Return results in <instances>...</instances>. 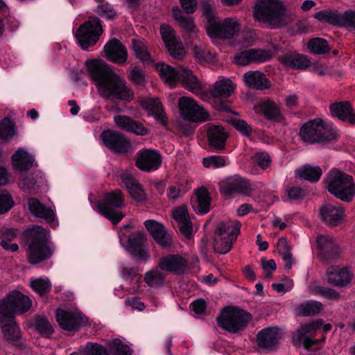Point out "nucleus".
<instances>
[{
	"label": "nucleus",
	"instance_id": "59",
	"mask_svg": "<svg viewBox=\"0 0 355 355\" xmlns=\"http://www.w3.org/2000/svg\"><path fill=\"white\" fill-rule=\"evenodd\" d=\"M83 351L85 355H109L103 346L94 343H87Z\"/></svg>",
	"mask_w": 355,
	"mask_h": 355
},
{
	"label": "nucleus",
	"instance_id": "49",
	"mask_svg": "<svg viewBox=\"0 0 355 355\" xmlns=\"http://www.w3.org/2000/svg\"><path fill=\"white\" fill-rule=\"evenodd\" d=\"M130 197L138 202L146 200V194L143 187L139 183L138 180L127 187Z\"/></svg>",
	"mask_w": 355,
	"mask_h": 355
},
{
	"label": "nucleus",
	"instance_id": "45",
	"mask_svg": "<svg viewBox=\"0 0 355 355\" xmlns=\"http://www.w3.org/2000/svg\"><path fill=\"white\" fill-rule=\"evenodd\" d=\"M166 279L164 274L158 269H153L144 274V282L151 288H157L164 285Z\"/></svg>",
	"mask_w": 355,
	"mask_h": 355
},
{
	"label": "nucleus",
	"instance_id": "54",
	"mask_svg": "<svg viewBox=\"0 0 355 355\" xmlns=\"http://www.w3.org/2000/svg\"><path fill=\"white\" fill-rule=\"evenodd\" d=\"M14 205L10 194L6 190L0 191V214L8 212Z\"/></svg>",
	"mask_w": 355,
	"mask_h": 355
},
{
	"label": "nucleus",
	"instance_id": "47",
	"mask_svg": "<svg viewBox=\"0 0 355 355\" xmlns=\"http://www.w3.org/2000/svg\"><path fill=\"white\" fill-rule=\"evenodd\" d=\"M308 48L314 54H324L329 51L327 41L319 37L310 40Z\"/></svg>",
	"mask_w": 355,
	"mask_h": 355
},
{
	"label": "nucleus",
	"instance_id": "3",
	"mask_svg": "<svg viewBox=\"0 0 355 355\" xmlns=\"http://www.w3.org/2000/svg\"><path fill=\"white\" fill-rule=\"evenodd\" d=\"M255 21L267 24L270 28H277L286 24L287 13L280 0H259L253 10Z\"/></svg>",
	"mask_w": 355,
	"mask_h": 355
},
{
	"label": "nucleus",
	"instance_id": "36",
	"mask_svg": "<svg viewBox=\"0 0 355 355\" xmlns=\"http://www.w3.org/2000/svg\"><path fill=\"white\" fill-rule=\"evenodd\" d=\"M279 60L284 66L293 69H305L311 65L306 55L298 53L285 54L279 58Z\"/></svg>",
	"mask_w": 355,
	"mask_h": 355
},
{
	"label": "nucleus",
	"instance_id": "55",
	"mask_svg": "<svg viewBox=\"0 0 355 355\" xmlns=\"http://www.w3.org/2000/svg\"><path fill=\"white\" fill-rule=\"evenodd\" d=\"M254 163L257 164L262 169H266L270 166L271 158L266 152H257L252 157Z\"/></svg>",
	"mask_w": 355,
	"mask_h": 355
},
{
	"label": "nucleus",
	"instance_id": "39",
	"mask_svg": "<svg viewBox=\"0 0 355 355\" xmlns=\"http://www.w3.org/2000/svg\"><path fill=\"white\" fill-rule=\"evenodd\" d=\"M234 87L230 79H220L214 84L211 94L214 97L227 98L234 92Z\"/></svg>",
	"mask_w": 355,
	"mask_h": 355
},
{
	"label": "nucleus",
	"instance_id": "27",
	"mask_svg": "<svg viewBox=\"0 0 355 355\" xmlns=\"http://www.w3.org/2000/svg\"><path fill=\"white\" fill-rule=\"evenodd\" d=\"M28 205L31 213L35 216L43 218L48 223L55 222V216L53 210L47 207L38 199L35 198L28 199Z\"/></svg>",
	"mask_w": 355,
	"mask_h": 355
},
{
	"label": "nucleus",
	"instance_id": "19",
	"mask_svg": "<svg viewBox=\"0 0 355 355\" xmlns=\"http://www.w3.org/2000/svg\"><path fill=\"white\" fill-rule=\"evenodd\" d=\"M162 163L160 154L150 149L140 150L137 155L136 166L144 171H153L158 169Z\"/></svg>",
	"mask_w": 355,
	"mask_h": 355
},
{
	"label": "nucleus",
	"instance_id": "14",
	"mask_svg": "<svg viewBox=\"0 0 355 355\" xmlns=\"http://www.w3.org/2000/svg\"><path fill=\"white\" fill-rule=\"evenodd\" d=\"M160 34L170 55L176 60H182L185 51L181 42L178 41L175 32L168 24L160 26Z\"/></svg>",
	"mask_w": 355,
	"mask_h": 355
},
{
	"label": "nucleus",
	"instance_id": "64",
	"mask_svg": "<svg viewBox=\"0 0 355 355\" xmlns=\"http://www.w3.org/2000/svg\"><path fill=\"white\" fill-rule=\"evenodd\" d=\"M133 119L125 115H119L114 117V122L121 129L128 131Z\"/></svg>",
	"mask_w": 355,
	"mask_h": 355
},
{
	"label": "nucleus",
	"instance_id": "35",
	"mask_svg": "<svg viewBox=\"0 0 355 355\" xmlns=\"http://www.w3.org/2000/svg\"><path fill=\"white\" fill-rule=\"evenodd\" d=\"M131 47L135 57L141 62L146 64H150L154 62V59L144 40L132 39L131 41Z\"/></svg>",
	"mask_w": 355,
	"mask_h": 355
},
{
	"label": "nucleus",
	"instance_id": "52",
	"mask_svg": "<svg viewBox=\"0 0 355 355\" xmlns=\"http://www.w3.org/2000/svg\"><path fill=\"white\" fill-rule=\"evenodd\" d=\"M252 62H263L270 60L272 53L270 51L254 49L248 50Z\"/></svg>",
	"mask_w": 355,
	"mask_h": 355
},
{
	"label": "nucleus",
	"instance_id": "33",
	"mask_svg": "<svg viewBox=\"0 0 355 355\" xmlns=\"http://www.w3.org/2000/svg\"><path fill=\"white\" fill-rule=\"evenodd\" d=\"M180 81H181L184 87L196 94H200L202 92V86L196 76L192 71L185 67H180Z\"/></svg>",
	"mask_w": 355,
	"mask_h": 355
},
{
	"label": "nucleus",
	"instance_id": "48",
	"mask_svg": "<svg viewBox=\"0 0 355 355\" xmlns=\"http://www.w3.org/2000/svg\"><path fill=\"white\" fill-rule=\"evenodd\" d=\"M32 289L40 296L49 293L51 288V284L48 279L37 278L31 282Z\"/></svg>",
	"mask_w": 355,
	"mask_h": 355
},
{
	"label": "nucleus",
	"instance_id": "58",
	"mask_svg": "<svg viewBox=\"0 0 355 355\" xmlns=\"http://www.w3.org/2000/svg\"><path fill=\"white\" fill-rule=\"evenodd\" d=\"M232 125L242 135L250 137L252 132V127L244 120L234 119L231 120Z\"/></svg>",
	"mask_w": 355,
	"mask_h": 355
},
{
	"label": "nucleus",
	"instance_id": "17",
	"mask_svg": "<svg viewBox=\"0 0 355 355\" xmlns=\"http://www.w3.org/2000/svg\"><path fill=\"white\" fill-rule=\"evenodd\" d=\"M0 327L5 339L17 346L23 344L21 331L15 318L0 313Z\"/></svg>",
	"mask_w": 355,
	"mask_h": 355
},
{
	"label": "nucleus",
	"instance_id": "16",
	"mask_svg": "<svg viewBox=\"0 0 355 355\" xmlns=\"http://www.w3.org/2000/svg\"><path fill=\"white\" fill-rule=\"evenodd\" d=\"M56 320L60 327L67 331H75L84 322L83 314L76 310L58 309Z\"/></svg>",
	"mask_w": 355,
	"mask_h": 355
},
{
	"label": "nucleus",
	"instance_id": "41",
	"mask_svg": "<svg viewBox=\"0 0 355 355\" xmlns=\"http://www.w3.org/2000/svg\"><path fill=\"white\" fill-rule=\"evenodd\" d=\"M314 17L320 21H324L334 26H342L343 12L340 13L337 10H321L315 13Z\"/></svg>",
	"mask_w": 355,
	"mask_h": 355
},
{
	"label": "nucleus",
	"instance_id": "24",
	"mask_svg": "<svg viewBox=\"0 0 355 355\" xmlns=\"http://www.w3.org/2000/svg\"><path fill=\"white\" fill-rule=\"evenodd\" d=\"M209 145L212 148L221 150L225 148L228 133L220 125H211L207 130Z\"/></svg>",
	"mask_w": 355,
	"mask_h": 355
},
{
	"label": "nucleus",
	"instance_id": "46",
	"mask_svg": "<svg viewBox=\"0 0 355 355\" xmlns=\"http://www.w3.org/2000/svg\"><path fill=\"white\" fill-rule=\"evenodd\" d=\"M35 329L42 336L49 338L54 332L49 321L44 317L38 316L35 320Z\"/></svg>",
	"mask_w": 355,
	"mask_h": 355
},
{
	"label": "nucleus",
	"instance_id": "32",
	"mask_svg": "<svg viewBox=\"0 0 355 355\" xmlns=\"http://www.w3.org/2000/svg\"><path fill=\"white\" fill-rule=\"evenodd\" d=\"M173 216L178 223L180 232L186 237H189L192 232V224L187 207L185 205L179 207L173 211Z\"/></svg>",
	"mask_w": 355,
	"mask_h": 355
},
{
	"label": "nucleus",
	"instance_id": "43",
	"mask_svg": "<svg viewBox=\"0 0 355 355\" xmlns=\"http://www.w3.org/2000/svg\"><path fill=\"white\" fill-rule=\"evenodd\" d=\"M173 15L175 20L178 23L181 28L187 32H195L196 26L191 17L185 16L183 12L178 7L173 9Z\"/></svg>",
	"mask_w": 355,
	"mask_h": 355
},
{
	"label": "nucleus",
	"instance_id": "18",
	"mask_svg": "<svg viewBox=\"0 0 355 355\" xmlns=\"http://www.w3.org/2000/svg\"><path fill=\"white\" fill-rule=\"evenodd\" d=\"M158 266L162 270L181 275L188 269V261L178 254H168L159 260Z\"/></svg>",
	"mask_w": 355,
	"mask_h": 355
},
{
	"label": "nucleus",
	"instance_id": "2",
	"mask_svg": "<svg viewBox=\"0 0 355 355\" xmlns=\"http://www.w3.org/2000/svg\"><path fill=\"white\" fill-rule=\"evenodd\" d=\"M25 236L28 243L27 258L31 263H39L52 257L54 250L49 243L48 230L35 225L26 231Z\"/></svg>",
	"mask_w": 355,
	"mask_h": 355
},
{
	"label": "nucleus",
	"instance_id": "57",
	"mask_svg": "<svg viewBox=\"0 0 355 355\" xmlns=\"http://www.w3.org/2000/svg\"><path fill=\"white\" fill-rule=\"evenodd\" d=\"M129 80L137 85H144L145 83V73L139 67H132L128 75Z\"/></svg>",
	"mask_w": 355,
	"mask_h": 355
},
{
	"label": "nucleus",
	"instance_id": "51",
	"mask_svg": "<svg viewBox=\"0 0 355 355\" xmlns=\"http://www.w3.org/2000/svg\"><path fill=\"white\" fill-rule=\"evenodd\" d=\"M15 134V123L10 119H3L0 123V138L8 140Z\"/></svg>",
	"mask_w": 355,
	"mask_h": 355
},
{
	"label": "nucleus",
	"instance_id": "31",
	"mask_svg": "<svg viewBox=\"0 0 355 355\" xmlns=\"http://www.w3.org/2000/svg\"><path fill=\"white\" fill-rule=\"evenodd\" d=\"M330 111L333 116L351 124L355 123V112L348 102H339L331 105Z\"/></svg>",
	"mask_w": 355,
	"mask_h": 355
},
{
	"label": "nucleus",
	"instance_id": "28",
	"mask_svg": "<svg viewBox=\"0 0 355 355\" xmlns=\"http://www.w3.org/2000/svg\"><path fill=\"white\" fill-rule=\"evenodd\" d=\"M243 80L248 87L259 90L268 89L271 85L266 75L259 71L246 72L243 75Z\"/></svg>",
	"mask_w": 355,
	"mask_h": 355
},
{
	"label": "nucleus",
	"instance_id": "23",
	"mask_svg": "<svg viewBox=\"0 0 355 355\" xmlns=\"http://www.w3.org/2000/svg\"><path fill=\"white\" fill-rule=\"evenodd\" d=\"M344 209L340 205L327 204L320 209L322 220L327 225L335 227L339 225L344 216Z\"/></svg>",
	"mask_w": 355,
	"mask_h": 355
},
{
	"label": "nucleus",
	"instance_id": "9",
	"mask_svg": "<svg viewBox=\"0 0 355 355\" xmlns=\"http://www.w3.org/2000/svg\"><path fill=\"white\" fill-rule=\"evenodd\" d=\"M32 306V300L22 293L13 290L0 300V313L15 318L27 312Z\"/></svg>",
	"mask_w": 355,
	"mask_h": 355
},
{
	"label": "nucleus",
	"instance_id": "12",
	"mask_svg": "<svg viewBox=\"0 0 355 355\" xmlns=\"http://www.w3.org/2000/svg\"><path fill=\"white\" fill-rule=\"evenodd\" d=\"M178 106L183 118L193 122H204L209 119V113L189 97H181Z\"/></svg>",
	"mask_w": 355,
	"mask_h": 355
},
{
	"label": "nucleus",
	"instance_id": "34",
	"mask_svg": "<svg viewBox=\"0 0 355 355\" xmlns=\"http://www.w3.org/2000/svg\"><path fill=\"white\" fill-rule=\"evenodd\" d=\"M156 69L162 80L168 86L173 87L180 81V68L176 70L168 64L160 62L156 64Z\"/></svg>",
	"mask_w": 355,
	"mask_h": 355
},
{
	"label": "nucleus",
	"instance_id": "56",
	"mask_svg": "<svg viewBox=\"0 0 355 355\" xmlns=\"http://www.w3.org/2000/svg\"><path fill=\"white\" fill-rule=\"evenodd\" d=\"M202 15L207 20L209 24L216 21L217 13L216 8L210 2H204L202 6Z\"/></svg>",
	"mask_w": 355,
	"mask_h": 355
},
{
	"label": "nucleus",
	"instance_id": "13",
	"mask_svg": "<svg viewBox=\"0 0 355 355\" xmlns=\"http://www.w3.org/2000/svg\"><path fill=\"white\" fill-rule=\"evenodd\" d=\"M219 189L225 196L234 193L250 196L253 190L249 181L239 175L231 176L220 181Z\"/></svg>",
	"mask_w": 355,
	"mask_h": 355
},
{
	"label": "nucleus",
	"instance_id": "10",
	"mask_svg": "<svg viewBox=\"0 0 355 355\" xmlns=\"http://www.w3.org/2000/svg\"><path fill=\"white\" fill-rule=\"evenodd\" d=\"M102 33L103 28L100 20L96 17H90L77 29L76 37L81 48L87 50L89 47L96 44Z\"/></svg>",
	"mask_w": 355,
	"mask_h": 355
},
{
	"label": "nucleus",
	"instance_id": "7",
	"mask_svg": "<svg viewBox=\"0 0 355 355\" xmlns=\"http://www.w3.org/2000/svg\"><path fill=\"white\" fill-rule=\"evenodd\" d=\"M125 206V196L120 189L105 193L103 198L96 203L99 212L113 224H117L124 217V215L117 209Z\"/></svg>",
	"mask_w": 355,
	"mask_h": 355
},
{
	"label": "nucleus",
	"instance_id": "30",
	"mask_svg": "<svg viewBox=\"0 0 355 355\" xmlns=\"http://www.w3.org/2000/svg\"><path fill=\"white\" fill-rule=\"evenodd\" d=\"M322 322L321 320H315L311 323H308L298 329L294 335V339L301 343H303L306 348L312 346V342L306 336V334H313L320 328H322Z\"/></svg>",
	"mask_w": 355,
	"mask_h": 355
},
{
	"label": "nucleus",
	"instance_id": "26",
	"mask_svg": "<svg viewBox=\"0 0 355 355\" xmlns=\"http://www.w3.org/2000/svg\"><path fill=\"white\" fill-rule=\"evenodd\" d=\"M328 282L336 287L348 285L352 279V274L347 268L331 267L327 272Z\"/></svg>",
	"mask_w": 355,
	"mask_h": 355
},
{
	"label": "nucleus",
	"instance_id": "60",
	"mask_svg": "<svg viewBox=\"0 0 355 355\" xmlns=\"http://www.w3.org/2000/svg\"><path fill=\"white\" fill-rule=\"evenodd\" d=\"M110 349L113 355H131L129 347L119 339H116L110 344Z\"/></svg>",
	"mask_w": 355,
	"mask_h": 355
},
{
	"label": "nucleus",
	"instance_id": "42",
	"mask_svg": "<svg viewBox=\"0 0 355 355\" xmlns=\"http://www.w3.org/2000/svg\"><path fill=\"white\" fill-rule=\"evenodd\" d=\"M322 308L323 304L320 302L308 300L297 307V312L300 316H309L319 313Z\"/></svg>",
	"mask_w": 355,
	"mask_h": 355
},
{
	"label": "nucleus",
	"instance_id": "50",
	"mask_svg": "<svg viewBox=\"0 0 355 355\" xmlns=\"http://www.w3.org/2000/svg\"><path fill=\"white\" fill-rule=\"evenodd\" d=\"M313 293L330 300H338L340 298V295L336 290L320 285L313 287Z\"/></svg>",
	"mask_w": 355,
	"mask_h": 355
},
{
	"label": "nucleus",
	"instance_id": "53",
	"mask_svg": "<svg viewBox=\"0 0 355 355\" xmlns=\"http://www.w3.org/2000/svg\"><path fill=\"white\" fill-rule=\"evenodd\" d=\"M226 165V159L223 156L211 155L203 159V166L206 168H218Z\"/></svg>",
	"mask_w": 355,
	"mask_h": 355
},
{
	"label": "nucleus",
	"instance_id": "1",
	"mask_svg": "<svg viewBox=\"0 0 355 355\" xmlns=\"http://www.w3.org/2000/svg\"><path fill=\"white\" fill-rule=\"evenodd\" d=\"M89 73L96 81L98 92L104 99L113 102H130L134 92L126 80L112 71L104 62L94 61L89 67Z\"/></svg>",
	"mask_w": 355,
	"mask_h": 355
},
{
	"label": "nucleus",
	"instance_id": "38",
	"mask_svg": "<svg viewBox=\"0 0 355 355\" xmlns=\"http://www.w3.org/2000/svg\"><path fill=\"white\" fill-rule=\"evenodd\" d=\"M322 174L321 168L318 166L304 164L295 171V175L310 182L319 181Z\"/></svg>",
	"mask_w": 355,
	"mask_h": 355
},
{
	"label": "nucleus",
	"instance_id": "63",
	"mask_svg": "<svg viewBox=\"0 0 355 355\" xmlns=\"http://www.w3.org/2000/svg\"><path fill=\"white\" fill-rule=\"evenodd\" d=\"M342 26L355 30V10H348L343 12Z\"/></svg>",
	"mask_w": 355,
	"mask_h": 355
},
{
	"label": "nucleus",
	"instance_id": "61",
	"mask_svg": "<svg viewBox=\"0 0 355 355\" xmlns=\"http://www.w3.org/2000/svg\"><path fill=\"white\" fill-rule=\"evenodd\" d=\"M96 12L101 17L107 19L114 17L116 13L112 8V6L108 3L98 5L96 9Z\"/></svg>",
	"mask_w": 355,
	"mask_h": 355
},
{
	"label": "nucleus",
	"instance_id": "8",
	"mask_svg": "<svg viewBox=\"0 0 355 355\" xmlns=\"http://www.w3.org/2000/svg\"><path fill=\"white\" fill-rule=\"evenodd\" d=\"M252 320L248 312L237 307H225L217 318L218 327L230 333H237L244 329Z\"/></svg>",
	"mask_w": 355,
	"mask_h": 355
},
{
	"label": "nucleus",
	"instance_id": "37",
	"mask_svg": "<svg viewBox=\"0 0 355 355\" xmlns=\"http://www.w3.org/2000/svg\"><path fill=\"white\" fill-rule=\"evenodd\" d=\"M13 168L19 171H26L33 166L34 159L26 150L19 148L12 157Z\"/></svg>",
	"mask_w": 355,
	"mask_h": 355
},
{
	"label": "nucleus",
	"instance_id": "11",
	"mask_svg": "<svg viewBox=\"0 0 355 355\" xmlns=\"http://www.w3.org/2000/svg\"><path fill=\"white\" fill-rule=\"evenodd\" d=\"M240 29V24L234 17L226 18L223 21H216L206 26L207 33L210 37L219 39L232 38Z\"/></svg>",
	"mask_w": 355,
	"mask_h": 355
},
{
	"label": "nucleus",
	"instance_id": "20",
	"mask_svg": "<svg viewBox=\"0 0 355 355\" xmlns=\"http://www.w3.org/2000/svg\"><path fill=\"white\" fill-rule=\"evenodd\" d=\"M103 50L107 59L115 64L123 65L128 60V50L117 39L108 41Z\"/></svg>",
	"mask_w": 355,
	"mask_h": 355
},
{
	"label": "nucleus",
	"instance_id": "22",
	"mask_svg": "<svg viewBox=\"0 0 355 355\" xmlns=\"http://www.w3.org/2000/svg\"><path fill=\"white\" fill-rule=\"evenodd\" d=\"M144 225L155 241L162 247H168L172 244V238L164 226L154 220H147Z\"/></svg>",
	"mask_w": 355,
	"mask_h": 355
},
{
	"label": "nucleus",
	"instance_id": "4",
	"mask_svg": "<svg viewBox=\"0 0 355 355\" xmlns=\"http://www.w3.org/2000/svg\"><path fill=\"white\" fill-rule=\"evenodd\" d=\"M326 187L336 198L350 202L355 196V183L353 178L337 169L332 168L325 179Z\"/></svg>",
	"mask_w": 355,
	"mask_h": 355
},
{
	"label": "nucleus",
	"instance_id": "44",
	"mask_svg": "<svg viewBox=\"0 0 355 355\" xmlns=\"http://www.w3.org/2000/svg\"><path fill=\"white\" fill-rule=\"evenodd\" d=\"M261 110L264 116L270 120H279L282 114L279 105L272 101L267 100L260 105Z\"/></svg>",
	"mask_w": 355,
	"mask_h": 355
},
{
	"label": "nucleus",
	"instance_id": "40",
	"mask_svg": "<svg viewBox=\"0 0 355 355\" xmlns=\"http://www.w3.org/2000/svg\"><path fill=\"white\" fill-rule=\"evenodd\" d=\"M142 106L152 112L154 117L162 122L163 125L167 124V119L163 111L160 101L158 98H149L142 101Z\"/></svg>",
	"mask_w": 355,
	"mask_h": 355
},
{
	"label": "nucleus",
	"instance_id": "25",
	"mask_svg": "<svg viewBox=\"0 0 355 355\" xmlns=\"http://www.w3.org/2000/svg\"><path fill=\"white\" fill-rule=\"evenodd\" d=\"M279 338L277 327H268L258 333L257 344L261 348L272 350L277 345Z\"/></svg>",
	"mask_w": 355,
	"mask_h": 355
},
{
	"label": "nucleus",
	"instance_id": "15",
	"mask_svg": "<svg viewBox=\"0 0 355 355\" xmlns=\"http://www.w3.org/2000/svg\"><path fill=\"white\" fill-rule=\"evenodd\" d=\"M101 137L105 146L114 153L124 154L132 151L131 144L121 133L105 130Z\"/></svg>",
	"mask_w": 355,
	"mask_h": 355
},
{
	"label": "nucleus",
	"instance_id": "21",
	"mask_svg": "<svg viewBox=\"0 0 355 355\" xmlns=\"http://www.w3.org/2000/svg\"><path fill=\"white\" fill-rule=\"evenodd\" d=\"M316 241L322 259L327 261L338 256L340 247L333 237L329 235H318Z\"/></svg>",
	"mask_w": 355,
	"mask_h": 355
},
{
	"label": "nucleus",
	"instance_id": "6",
	"mask_svg": "<svg viewBox=\"0 0 355 355\" xmlns=\"http://www.w3.org/2000/svg\"><path fill=\"white\" fill-rule=\"evenodd\" d=\"M300 137L305 142L315 144L334 141L337 135L331 128L325 125L321 119L316 118L301 127Z\"/></svg>",
	"mask_w": 355,
	"mask_h": 355
},
{
	"label": "nucleus",
	"instance_id": "29",
	"mask_svg": "<svg viewBox=\"0 0 355 355\" xmlns=\"http://www.w3.org/2000/svg\"><path fill=\"white\" fill-rule=\"evenodd\" d=\"M211 198L209 191L205 187L197 189L195 197L191 200V205L197 214H205L210 209Z\"/></svg>",
	"mask_w": 355,
	"mask_h": 355
},
{
	"label": "nucleus",
	"instance_id": "5",
	"mask_svg": "<svg viewBox=\"0 0 355 355\" xmlns=\"http://www.w3.org/2000/svg\"><path fill=\"white\" fill-rule=\"evenodd\" d=\"M241 223L236 220L218 223L213 243L215 252L221 254L229 252L241 233Z\"/></svg>",
	"mask_w": 355,
	"mask_h": 355
},
{
	"label": "nucleus",
	"instance_id": "62",
	"mask_svg": "<svg viewBox=\"0 0 355 355\" xmlns=\"http://www.w3.org/2000/svg\"><path fill=\"white\" fill-rule=\"evenodd\" d=\"M146 235L144 232H138L132 236L128 238V245L133 250H137L142 247V244L145 241Z\"/></svg>",
	"mask_w": 355,
	"mask_h": 355
}]
</instances>
